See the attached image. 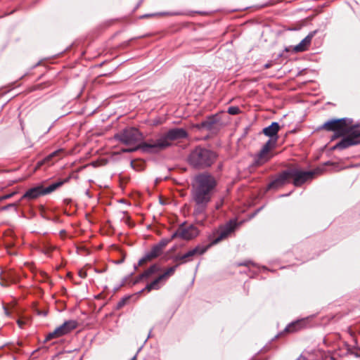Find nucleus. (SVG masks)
I'll return each instance as SVG.
<instances>
[{
  "mask_svg": "<svg viewBox=\"0 0 360 360\" xmlns=\"http://www.w3.org/2000/svg\"><path fill=\"white\" fill-rule=\"evenodd\" d=\"M167 134L171 143L178 139L186 138L188 136L186 130L182 128L170 129L167 132Z\"/></svg>",
  "mask_w": 360,
  "mask_h": 360,
  "instance_id": "dca6fc26",
  "label": "nucleus"
},
{
  "mask_svg": "<svg viewBox=\"0 0 360 360\" xmlns=\"http://www.w3.org/2000/svg\"><path fill=\"white\" fill-rule=\"evenodd\" d=\"M18 324L19 325V326H20V327H22V326L23 323H22V321H21L20 320H18Z\"/></svg>",
  "mask_w": 360,
  "mask_h": 360,
  "instance_id": "7c9ffc66",
  "label": "nucleus"
},
{
  "mask_svg": "<svg viewBox=\"0 0 360 360\" xmlns=\"http://www.w3.org/2000/svg\"><path fill=\"white\" fill-rule=\"evenodd\" d=\"M219 122V120L217 115H212L208 117L205 121L200 124H196L198 129H205L207 130H212L215 128V125Z\"/></svg>",
  "mask_w": 360,
  "mask_h": 360,
  "instance_id": "f3484780",
  "label": "nucleus"
},
{
  "mask_svg": "<svg viewBox=\"0 0 360 360\" xmlns=\"http://www.w3.org/2000/svg\"><path fill=\"white\" fill-rule=\"evenodd\" d=\"M348 121L349 120L346 118L330 120L321 127L323 129L335 132L332 140L345 136L333 146V149L342 150L360 144V128L358 125L349 126L350 122Z\"/></svg>",
  "mask_w": 360,
  "mask_h": 360,
  "instance_id": "f03ea898",
  "label": "nucleus"
},
{
  "mask_svg": "<svg viewBox=\"0 0 360 360\" xmlns=\"http://www.w3.org/2000/svg\"><path fill=\"white\" fill-rule=\"evenodd\" d=\"M217 155L213 151L196 147L193 150L188 157V164L195 169H205L210 167L215 161Z\"/></svg>",
  "mask_w": 360,
  "mask_h": 360,
  "instance_id": "7ed1b4c3",
  "label": "nucleus"
},
{
  "mask_svg": "<svg viewBox=\"0 0 360 360\" xmlns=\"http://www.w3.org/2000/svg\"><path fill=\"white\" fill-rule=\"evenodd\" d=\"M170 240L162 239L158 244L155 245L151 250L148 252L139 261V264L142 265L144 263L151 261L152 259L160 256L164 248L168 244Z\"/></svg>",
  "mask_w": 360,
  "mask_h": 360,
  "instance_id": "9b49d317",
  "label": "nucleus"
},
{
  "mask_svg": "<svg viewBox=\"0 0 360 360\" xmlns=\"http://www.w3.org/2000/svg\"><path fill=\"white\" fill-rule=\"evenodd\" d=\"M199 233L198 229L193 225L184 226L181 225L172 235L171 239L174 238H180L184 240H191L196 237Z\"/></svg>",
  "mask_w": 360,
  "mask_h": 360,
  "instance_id": "f8f14e48",
  "label": "nucleus"
},
{
  "mask_svg": "<svg viewBox=\"0 0 360 360\" xmlns=\"http://www.w3.org/2000/svg\"><path fill=\"white\" fill-rule=\"evenodd\" d=\"M115 139L121 143L129 146L127 148H124L122 150L125 153H131L141 148V144L139 143L142 141V134L136 128L131 127L125 129L120 133L115 135Z\"/></svg>",
  "mask_w": 360,
  "mask_h": 360,
  "instance_id": "20e7f679",
  "label": "nucleus"
},
{
  "mask_svg": "<svg viewBox=\"0 0 360 360\" xmlns=\"http://www.w3.org/2000/svg\"><path fill=\"white\" fill-rule=\"evenodd\" d=\"M172 145L167 133L158 136L155 141L143 143L141 148L143 152L153 153L164 150Z\"/></svg>",
  "mask_w": 360,
  "mask_h": 360,
  "instance_id": "39448f33",
  "label": "nucleus"
},
{
  "mask_svg": "<svg viewBox=\"0 0 360 360\" xmlns=\"http://www.w3.org/2000/svg\"><path fill=\"white\" fill-rule=\"evenodd\" d=\"M290 183L288 169L284 170L271 181L268 185V189H278Z\"/></svg>",
  "mask_w": 360,
  "mask_h": 360,
  "instance_id": "4468645a",
  "label": "nucleus"
},
{
  "mask_svg": "<svg viewBox=\"0 0 360 360\" xmlns=\"http://www.w3.org/2000/svg\"><path fill=\"white\" fill-rule=\"evenodd\" d=\"M236 226V221L232 220L224 226H220L219 229L214 233V234H217V236L211 241L210 244L208 245L209 248L228 238L230 234L235 231Z\"/></svg>",
  "mask_w": 360,
  "mask_h": 360,
  "instance_id": "6e6552de",
  "label": "nucleus"
},
{
  "mask_svg": "<svg viewBox=\"0 0 360 360\" xmlns=\"http://www.w3.org/2000/svg\"><path fill=\"white\" fill-rule=\"evenodd\" d=\"M316 33L317 30L310 32L297 45L292 47V51L295 53H299L308 50L311 40Z\"/></svg>",
  "mask_w": 360,
  "mask_h": 360,
  "instance_id": "2eb2a0df",
  "label": "nucleus"
},
{
  "mask_svg": "<svg viewBox=\"0 0 360 360\" xmlns=\"http://www.w3.org/2000/svg\"><path fill=\"white\" fill-rule=\"evenodd\" d=\"M209 248V246L198 245L193 249L189 250L185 254L175 257V261H180L181 264L186 263L193 259L195 256H200L204 254Z\"/></svg>",
  "mask_w": 360,
  "mask_h": 360,
  "instance_id": "ddd939ff",
  "label": "nucleus"
},
{
  "mask_svg": "<svg viewBox=\"0 0 360 360\" xmlns=\"http://www.w3.org/2000/svg\"><path fill=\"white\" fill-rule=\"evenodd\" d=\"M79 276L82 278H85L86 276V274L85 272L82 273V271L79 272Z\"/></svg>",
  "mask_w": 360,
  "mask_h": 360,
  "instance_id": "c756f323",
  "label": "nucleus"
},
{
  "mask_svg": "<svg viewBox=\"0 0 360 360\" xmlns=\"http://www.w3.org/2000/svg\"><path fill=\"white\" fill-rule=\"evenodd\" d=\"M280 129L279 124L274 122H272L271 124L267 127H265L263 129V133L269 136L271 139L269 140H275V144L276 143L278 139V131Z\"/></svg>",
  "mask_w": 360,
  "mask_h": 360,
  "instance_id": "a211bd4d",
  "label": "nucleus"
},
{
  "mask_svg": "<svg viewBox=\"0 0 360 360\" xmlns=\"http://www.w3.org/2000/svg\"><path fill=\"white\" fill-rule=\"evenodd\" d=\"M223 203H224V199L221 198L218 202H216L215 209L219 210L222 206Z\"/></svg>",
  "mask_w": 360,
  "mask_h": 360,
  "instance_id": "393cba45",
  "label": "nucleus"
},
{
  "mask_svg": "<svg viewBox=\"0 0 360 360\" xmlns=\"http://www.w3.org/2000/svg\"><path fill=\"white\" fill-rule=\"evenodd\" d=\"M131 360H136V356L133 357Z\"/></svg>",
  "mask_w": 360,
  "mask_h": 360,
  "instance_id": "f704fd0d",
  "label": "nucleus"
},
{
  "mask_svg": "<svg viewBox=\"0 0 360 360\" xmlns=\"http://www.w3.org/2000/svg\"><path fill=\"white\" fill-rule=\"evenodd\" d=\"M15 206V204H9L8 206L5 207L4 209H6L7 207H11Z\"/></svg>",
  "mask_w": 360,
  "mask_h": 360,
  "instance_id": "473e14b6",
  "label": "nucleus"
},
{
  "mask_svg": "<svg viewBox=\"0 0 360 360\" xmlns=\"http://www.w3.org/2000/svg\"><path fill=\"white\" fill-rule=\"evenodd\" d=\"M228 112L230 115H238L240 112V109L237 106H231L228 108Z\"/></svg>",
  "mask_w": 360,
  "mask_h": 360,
  "instance_id": "4be33fe9",
  "label": "nucleus"
},
{
  "mask_svg": "<svg viewBox=\"0 0 360 360\" xmlns=\"http://www.w3.org/2000/svg\"><path fill=\"white\" fill-rule=\"evenodd\" d=\"M177 266H178V264L168 268L160 276L166 281L169 276H172L174 274Z\"/></svg>",
  "mask_w": 360,
  "mask_h": 360,
  "instance_id": "412c9836",
  "label": "nucleus"
},
{
  "mask_svg": "<svg viewBox=\"0 0 360 360\" xmlns=\"http://www.w3.org/2000/svg\"><path fill=\"white\" fill-rule=\"evenodd\" d=\"M160 124H162V121L160 119H155L152 121L151 125L156 126Z\"/></svg>",
  "mask_w": 360,
  "mask_h": 360,
  "instance_id": "a878e982",
  "label": "nucleus"
},
{
  "mask_svg": "<svg viewBox=\"0 0 360 360\" xmlns=\"http://www.w3.org/2000/svg\"><path fill=\"white\" fill-rule=\"evenodd\" d=\"M128 300H129L128 298H124L122 300H121L120 302H119L117 304L118 307H122V306H124V303L127 301H128Z\"/></svg>",
  "mask_w": 360,
  "mask_h": 360,
  "instance_id": "bb28decb",
  "label": "nucleus"
},
{
  "mask_svg": "<svg viewBox=\"0 0 360 360\" xmlns=\"http://www.w3.org/2000/svg\"><path fill=\"white\" fill-rule=\"evenodd\" d=\"M15 194H16V192H13L11 193H9V194H7V195H3V196H1L0 197V202L4 200H6V199H8V198H11V197H13Z\"/></svg>",
  "mask_w": 360,
  "mask_h": 360,
  "instance_id": "b1692460",
  "label": "nucleus"
},
{
  "mask_svg": "<svg viewBox=\"0 0 360 360\" xmlns=\"http://www.w3.org/2000/svg\"><path fill=\"white\" fill-rule=\"evenodd\" d=\"M64 181H58L53 183L46 188L42 186H38L29 189L22 197V199L33 200L41 195H44L54 191L63 184Z\"/></svg>",
  "mask_w": 360,
  "mask_h": 360,
  "instance_id": "423d86ee",
  "label": "nucleus"
},
{
  "mask_svg": "<svg viewBox=\"0 0 360 360\" xmlns=\"http://www.w3.org/2000/svg\"><path fill=\"white\" fill-rule=\"evenodd\" d=\"M275 147V140H269L262 147L260 152L255 157V165H262L272 158L271 150Z\"/></svg>",
  "mask_w": 360,
  "mask_h": 360,
  "instance_id": "9d476101",
  "label": "nucleus"
},
{
  "mask_svg": "<svg viewBox=\"0 0 360 360\" xmlns=\"http://www.w3.org/2000/svg\"><path fill=\"white\" fill-rule=\"evenodd\" d=\"M77 326L78 323L75 320L66 321L61 326L57 327L52 333H50L47 335L46 340H51L67 335L75 329Z\"/></svg>",
  "mask_w": 360,
  "mask_h": 360,
  "instance_id": "1a4fd4ad",
  "label": "nucleus"
},
{
  "mask_svg": "<svg viewBox=\"0 0 360 360\" xmlns=\"http://www.w3.org/2000/svg\"><path fill=\"white\" fill-rule=\"evenodd\" d=\"M298 324H299L298 323H292L286 327L285 330H287L288 332H290V333L295 332L297 330L296 326Z\"/></svg>",
  "mask_w": 360,
  "mask_h": 360,
  "instance_id": "5701e85b",
  "label": "nucleus"
},
{
  "mask_svg": "<svg viewBox=\"0 0 360 360\" xmlns=\"http://www.w3.org/2000/svg\"><path fill=\"white\" fill-rule=\"evenodd\" d=\"M165 282V281L160 275L154 281L147 284L144 290H146L148 292L152 290H159L161 287V283L163 284Z\"/></svg>",
  "mask_w": 360,
  "mask_h": 360,
  "instance_id": "6ab92c4d",
  "label": "nucleus"
},
{
  "mask_svg": "<svg viewBox=\"0 0 360 360\" xmlns=\"http://www.w3.org/2000/svg\"><path fill=\"white\" fill-rule=\"evenodd\" d=\"M270 66H271V64L270 63H267V64L264 65V68L265 69L269 68Z\"/></svg>",
  "mask_w": 360,
  "mask_h": 360,
  "instance_id": "2f4dec72",
  "label": "nucleus"
},
{
  "mask_svg": "<svg viewBox=\"0 0 360 360\" xmlns=\"http://www.w3.org/2000/svg\"><path fill=\"white\" fill-rule=\"evenodd\" d=\"M161 270L160 267L157 264H153L146 270L142 274L139 276V280L148 278L153 274L159 272Z\"/></svg>",
  "mask_w": 360,
  "mask_h": 360,
  "instance_id": "aec40b11",
  "label": "nucleus"
},
{
  "mask_svg": "<svg viewBox=\"0 0 360 360\" xmlns=\"http://www.w3.org/2000/svg\"><path fill=\"white\" fill-rule=\"evenodd\" d=\"M57 153V152H53V153H51V155H49L48 157H47V160H49L51 159L52 157H53Z\"/></svg>",
  "mask_w": 360,
  "mask_h": 360,
  "instance_id": "cd10ccee",
  "label": "nucleus"
},
{
  "mask_svg": "<svg viewBox=\"0 0 360 360\" xmlns=\"http://www.w3.org/2000/svg\"><path fill=\"white\" fill-rule=\"evenodd\" d=\"M216 186L217 181L210 174H200L194 178L191 191L192 199L195 203L193 214L197 222L200 224L206 219L205 210Z\"/></svg>",
  "mask_w": 360,
  "mask_h": 360,
  "instance_id": "f257e3e1",
  "label": "nucleus"
},
{
  "mask_svg": "<svg viewBox=\"0 0 360 360\" xmlns=\"http://www.w3.org/2000/svg\"><path fill=\"white\" fill-rule=\"evenodd\" d=\"M250 264V262H246L244 263H240V264H239V265L240 266H249Z\"/></svg>",
  "mask_w": 360,
  "mask_h": 360,
  "instance_id": "c85d7f7f",
  "label": "nucleus"
},
{
  "mask_svg": "<svg viewBox=\"0 0 360 360\" xmlns=\"http://www.w3.org/2000/svg\"><path fill=\"white\" fill-rule=\"evenodd\" d=\"M290 181L295 186H300L308 180L313 178L314 172L311 171H304L298 167H291L288 169Z\"/></svg>",
  "mask_w": 360,
  "mask_h": 360,
  "instance_id": "0eeeda50",
  "label": "nucleus"
},
{
  "mask_svg": "<svg viewBox=\"0 0 360 360\" xmlns=\"http://www.w3.org/2000/svg\"><path fill=\"white\" fill-rule=\"evenodd\" d=\"M5 312L6 313L7 315H8V312L6 309H5Z\"/></svg>",
  "mask_w": 360,
  "mask_h": 360,
  "instance_id": "72a5a7b5",
  "label": "nucleus"
}]
</instances>
